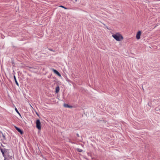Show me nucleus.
<instances>
[{"instance_id":"1","label":"nucleus","mask_w":160,"mask_h":160,"mask_svg":"<svg viewBox=\"0 0 160 160\" xmlns=\"http://www.w3.org/2000/svg\"><path fill=\"white\" fill-rule=\"evenodd\" d=\"M112 36L117 41H121L123 39V37L119 32H117L115 34H113Z\"/></svg>"},{"instance_id":"2","label":"nucleus","mask_w":160,"mask_h":160,"mask_svg":"<svg viewBox=\"0 0 160 160\" xmlns=\"http://www.w3.org/2000/svg\"><path fill=\"white\" fill-rule=\"evenodd\" d=\"M36 127L39 130H41V122L39 120H37L36 122Z\"/></svg>"},{"instance_id":"3","label":"nucleus","mask_w":160,"mask_h":160,"mask_svg":"<svg viewBox=\"0 0 160 160\" xmlns=\"http://www.w3.org/2000/svg\"><path fill=\"white\" fill-rule=\"evenodd\" d=\"M141 32L140 31H139L137 32L136 36V38L137 39H139L140 38V36H141Z\"/></svg>"},{"instance_id":"4","label":"nucleus","mask_w":160,"mask_h":160,"mask_svg":"<svg viewBox=\"0 0 160 160\" xmlns=\"http://www.w3.org/2000/svg\"><path fill=\"white\" fill-rule=\"evenodd\" d=\"M52 70L54 73L57 75L59 77H61V74L57 70L54 69H52Z\"/></svg>"},{"instance_id":"5","label":"nucleus","mask_w":160,"mask_h":160,"mask_svg":"<svg viewBox=\"0 0 160 160\" xmlns=\"http://www.w3.org/2000/svg\"><path fill=\"white\" fill-rule=\"evenodd\" d=\"M15 127L16 129L21 134H22L23 133V132L22 131L20 128H18V127L15 126Z\"/></svg>"},{"instance_id":"6","label":"nucleus","mask_w":160,"mask_h":160,"mask_svg":"<svg viewBox=\"0 0 160 160\" xmlns=\"http://www.w3.org/2000/svg\"><path fill=\"white\" fill-rule=\"evenodd\" d=\"M59 90V86L57 87L56 88V93H58Z\"/></svg>"},{"instance_id":"7","label":"nucleus","mask_w":160,"mask_h":160,"mask_svg":"<svg viewBox=\"0 0 160 160\" xmlns=\"http://www.w3.org/2000/svg\"><path fill=\"white\" fill-rule=\"evenodd\" d=\"M14 80H15V83H16V84L18 85V86L19 85H18V83L17 82V80H16V77L15 76V75L14 76Z\"/></svg>"},{"instance_id":"8","label":"nucleus","mask_w":160,"mask_h":160,"mask_svg":"<svg viewBox=\"0 0 160 160\" xmlns=\"http://www.w3.org/2000/svg\"><path fill=\"white\" fill-rule=\"evenodd\" d=\"M64 106L66 108H70L71 107L67 104H64Z\"/></svg>"},{"instance_id":"9","label":"nucleus","mask_w":160,"mask_h":160,"mask_svg":"<svg viewBox=\"0 0 160 160\" xmlns=\"http://www.w3.org/2000/svg\"><path fill=\"white\" fill-rule=\"evenodd\" d=\"M15 110L19 115H20V113L19 112L16 108H15Z\"/></svg>"},{"instance_id":"10","label":"nucleus","mask_w":160,"mask_h":160,"mask_svg":"<svg viewBox=\"0 0 160 160\" xmlns=\"http://www.w3.org/2000/svg\"><path fill=\"white\" fill-rule=\"evenodd\" d=\"M77 150L79 152H81L82 151V150L80 149H79V148H77Z\"/></svg>"},{"instance_id":"11","label":"nucleus","mask_w":160,"mask_h":160,"mask_svg":"<svg viewBox=\"0 0 160 160\" xmlns=\"http://www.w3.org/2000/svg\"><path fill=\"white\" fill-rule=\"evenodd\" d=\"M59 7L63 8H64V9H67V8H66L64 7V6H62V5L60 6Z\"/></svg>"},{"instance_id":"12","label":"nucleus","mask_w":160,"mask_h":160,"mask_svg":"<svg viewBox=\"0 0 160 160\" xmlns=\"http://www.w3.org/2000/svg\"><path fill=\"white\" fill-rule=\"evenodd\" d=\"M1 152H2V154H3V156H4V151H3V150L2 149H1Z\"/></svg>"},{"instance_id":"13","label":"nucleus","mask_w":160,"mask_h":160,"mask_svg":"<svg viewBox=\"0 0 160 160\" xmlns=\"http://www.w3.org/2000/svg\"><path fill=\"white\" fill-rule=\"evenodd\" d=\"M147 106L149 107L148 108V109L149 110L150 109V106L149 105V104H148V105H147Z\"/></svg>"},{"instance_id":"14","label":"nucleus","mask_w":160,"mask_h":160,"mask_svg":"<svg viewBox=\"0 0 160 160\" xmlns=\"http://www.w3.org/2000/svg\"><path fill=\"white\" fill-rule=\"evenodd\" d=\"M75 1H76V2H77V0H75Z\"/></svg>"}]
</instances>
